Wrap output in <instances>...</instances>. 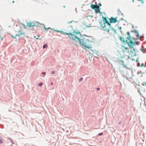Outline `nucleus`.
Wrapping results in <instances>:
<instances>
[{
	"label": "nucleus",
	"instance_id": "0eeeda50",
	"mask_svg": "<svg viewBox=\"0 0 146 146\" xmlns=\"http://www.w3.org/2000/svg\"><path fill=\"white\" fill-rule=\"evenodd\" d=\"M37 23H39V22H30L27 23V26L29 27H31L34 26L37 27L38 26L36 25Z\"/></svg>",
	"mask_w": 146,
	"mask_h": 146
},
{
	"label": "nucleus",
	"instance_id": "4be33fe9",
	"mask_svg": "<svg viewBox=\"0 0 146 146\" xmlns=\"http://www.w3.org/2000/svg\"><path fill=\"white\" fill-rule=\"evenodd\" d=\"M42 74L44 75H45V74H46V73H45V72H42Z\"/></svg>",
	"mask_w": 146,
	"mask_h": 146
},
{
	"label": "nucleus",
	"instance_id": "2f4dec72",
	"mask_svg": "<svg viewBox=\"0 0 146 146\" xmlns=\"http://www.w3.org/2000/svg\"><path fill=\"white\" fill-rule=\"evenodd\" d=\"M39 35H38V37H39Z\"/></svg>",
	"mask_w": 146,
	"mask_h": 146
},
{
	"label": "nucleus",
	"instance_id": "6ab92c4d",
	"mask_svg": "<svg viewBox=\"0 0 146 146\" xmlns=\"http://www.w3.org/2000/svg\"><path fill=\"white\" fill-rule=\"evenodd\" d=\"M55 74V72L54 71H53L51 72V74Z\"/></svg>",
	"mask_w": 146,
	"mask_h": 146
},
{
	"label": "nucleus",
	"instance_id": "7ed1b4c3",
	"mask_svg": "<svg viewBox=\"0 0 146 146\" xmlns=\"http://www.w3.org/2000/svg\"><path fill=\"white\" fill-rule=\"evenodd\" d=\"M79 33V32L78 33H76V32H73V33H70V35H69V37L72 40H74L77 42H78L79 41V38L77 37L76 35Z\"/></svg>",
	"mask_w": 146,
	"mask_h": 146
},
{
	"label": "nucleus",
	"instance_id": "c756f323",
	"mask_svg": "<svg viewBox=\"0 0 146 146\" xmlns=\"http://www.w3.org/2000/svg\"><path fill=\"white\" fill-rule=\"evenodd\" d=\"M99 5L100 6H101V4L100 3H99Z\"/></svg>",
	"mask_w": 146,
	"mask_h": 146
},
{
	"label": "nucleus",
	"instance_id": "aec40b11",
	"mask_svg": "<svg viewBox=\"0 0 146 146\" xmlns=\"http://www.w3.org/2000/svg\"><path fill=\"white\" fill-rule=\"evenodd\" d=\"M102 134H103V133H99L98 134V135H99V136H100V135H102Z\"/></svg>",
	"mask_w": 146,
	"mask_h": 146
},
{
	"label": "nucleus",
	"instance_id": "bb28decb",
	"mask_svg": "<svg viewBox=\"0 0 146 146\" xmlns=\"http://www.w3.org/2000/svg\"><path fill=\"white\" fill-rule=\"evenodd\" d=\"M83 78H81L80 79V80H83Z\"/></svg>",
	"mask_w": 146,
	"mask_h": 146
},
{
	"label": "nucleus",
	"instance_id": "393cba45",
	"mask_svg": "<svg viewBox=\"0 0 146 146\" xmlns=\"http://www.w3.org/2000/svg\"><path fill=\"white\" fill-rule=\"evenodd\" d=\"M2 40V38L0 36V40Z\"/></svg>",
	"mask_w": 146,
	"mask_h": 146
},
{
	"label": "nucleus",
	"instance_id": "ddd939ff",
	"mask_svg": "<svg viewBox=\"0 0 146 146\" xmlns=\"http://www.w3.org/2000/svg\"><path fill=\"white\" fill-rule=\"evenodd\" d=\"M62 33L64 34L68 35L69 37V35H70V33H64L63 32H62Z\"/></svg>",
	"mask_w": 146,
	"mask_h": 146
},
{
	"label": "nucleus",
	"instance_id": "f03ea898",
	"mask_svg": "<svg viewBox=\"0 0 146 146\" xmlns=\"http://www.w3.org/2000/svg\"><path fill=\"white\" fill-rule=\"evenodd\" d=\"M89 37L86 35H84L82 39H80L79 42L80 44L85 46L87 48L90 49L91 47L89 45L90 41L89 40Z\"/></svg>",
	"mask_w": 146,
	"mask_h": 146
},
{
	"label": "nucleus",
	"instance_id": "f3484780",
	"mask_svg": "<svg viewBox=\"0 0 146 146\" xmlns=\"http://www.w3.org/2000/svg\"><path fill=\"white\" fill-rule=\"evenodd\" d=\"M46 46H47V45H46V44L44 45L43 46V48L44 49L46 47Z\"/></svg>",
	"mask_w": 146,
	"mask_h": 146
},
{
	"label": "nucleus",
	"instance_id": "72a5a7b5",
	"mask_svg": "<svg viewBox=\"0 0 146 146\" xmlns=\"http://www.w3.org/2000/svg\"><path fill=\"white\" fill-rule=\"evenodd\" d=\"M133 39H135V38H134Z\"/></svg>",
	"mask_w": 146,
	"mask_h": 146
},
{
	"label": "nucleus",
	"instance_id": "f257e3e1",
	"mask_svg": "<svg viewBox=\"0 0 146 146\" xmlns=\"http://www.w3.org/2000/svg\"><path fill=\"white\" fill-rule=\"evenodd\" d=\"M128 52L129 56L121 57L117 60V62L125 67H126L127 65L128 62V60L130 56L132 57L133 53V52L131 50L128 51Z\"/></svg>",
	"mask_w": 146,
	"mask_h": 146
},
{
	"label": "nucleus",
	"instance_id": "4468645a",
	"mask_svg": "<svg viewBox=\"0 0 146 146\" xmlns=\"http://www.w3.org/2000/svg\"><path fill=\"white\" fill-rule=\"evenodd\" d=\"M122 48H123V49H124L125 50H127L128 48L126 47H125L124 46H122Z\"/></svg>",
	"mask_w": 146,
	"mask_h": 146
},
{
	"label": "nucleus",
	"instance_id": "1a4fd4ad",
	"mask_svg": "<svg viewBox=\"0 0 146 146\" xmlns=\"http://www.w3.org/2000/svg\"><path fill=\"white\" fill-rule=\"evenodd\" d=\"M102 19L104 20V23H106L107 24V25H108L110 26V27H111V24L109 23L108 21H107V19L104 17H102Z\"/></svg>",
	"mask_w": 146,
	"mask_h": 146
},
{
	"label": "nucleus",
	"instance_id": "a211bd4d",
	"mask_svg": "<svg viewBox=\"0 0 146 146\" xmlns=\"http://www.w3.org/2000/svg\"><path fill=\"white\" fill-rule=\"evenodd\" d=\"M10 142L11 143H12V144H14V143L13 141L12 140H11Z\"/></svg>",
	"mask_w": 146,
	"mask_h": 146
},
{
	"label": "nucleus",
	"instance_id": "2eb2a0df",
	"mask_svg": "<svg viewBox=\"0 0 146 146\" xmlns=\"http://www.w3.org/2000/svg\"><path fill=\"white\" fill-rule=\"evenodd\" d=\"M3 142V141L2 139L1 138H0V143H2Z\"/></svg>",
	"mask_w": 146,
	"mask_h": 146
},
{
	"label": "nucleus",
	"instance_id": "6e6552de",
	"mask_svg": "<svg viewBox=\"0 0 146 146\" xmlns=\"http://www.w3.org/2000/svg\"><path fill=\"white\" fill-rule=\"evenodd\" d=\"M117 17L114 18L113 17H111L110 19V23H115L117 21Z\"/></svg>",
	"mask_w": 146,
	"mask_h": 146
},
{
	"label": "nucleus",
	"instance_id": "412c9836",
	"mask_svg": "<svg viewBox=\"0 0 146 146\" xmlns=\"http://www.w3.org/2000/svg\"><path fill=\"white\" fill-rule=\"evenodd\" d=\"M72 21H70L69 22H68L67 23H68V24H69V23H72Z\"/></svg>",
	"mask_w": 146,
	"mask_h": 146
},
{
	"label": "nucleus",
	"instance_id": "473e14b6",
	"mask_svg": "<svg viewBox=\"0 0 146 146\" xmlns=\"http://www.w3.org/2000/svg\"><path fill=\"white\" fill-rule=\"evenodd\" d=\"M12 3H14V1H13L12 2Z\"/></svg>",
	"mask_w": 146,
	"mask_h": 146
},
{
	"label": "nucleus",
	"instance_id": "9b49d317",
	"mask_svg": "<svg viewBox=\"0 0 146 146\" xmlns=\"http://www.w3.org/2000/svg\"><path fill=\"white\" fill-rule=\"evenodd\" d=\"M44 29H45V30L46 31H47L49 29H50L52 31H57V32H59L57 30H55L54 29H51L50 27H48V28H46L44 26Z\"/></svg>",
	"mask_w": 146,
	"mask_h": 146
},
{
	"label": "nucleus",
	"instance_id": "39448f33",
	"mask_svg": "<svg viewBox=\"0 0 146 146\" xmlns=\"http://www.w3.org/2000/svg\"><path fill=\"white\" fill-rule=\"evenodd\" d=\"M127 34L129 36V37L128 38V39L130 40V41L129 42V43L130 44V46H131L132 47H133L132 46L133 45H134L135 44L138 45L139 44V43L137 42H133L131 40H130L131 39V37L130 36V34L129 33H128Z\"/></svg>",
	"mask_w": 146,
	"mask_h": 146
},
{
	"label": "nucleus",
	"instance_id": "5701e85b",
	"mask_svg": "<svg viewBox=\"0 0 146 146\" xmlns=\"http://www.w3.org/2000/svg\"><path fill=\"white\" fill-rule=\"evenodd\" d=\"M38 23L39 24H40V25H41L42 26L43 25L44 26V24H41V23Z\"/></svg>",
	"mask_w": 146,
	"mask_h": 146
},
{
	"label": "nucleus",
	"instance_id": "423d86ee",
	"mask_svg": "<svg viewBox=\"0 0 146 146\" xmlns=\"http://www.w3.org/2000/svg\"><path fill=\"white\" fill-rule=\"evenodd\" d=\"M90 6L91 8L93 9H96V13H100L99 7L98 5H94L93 4H91Z\"/></svg>",
	"mask_w": 146,
	"mask_h": 146
},
{
	"label": "nucleus",
	"instance_id": "cd10ccee",
	"mask_svg": "<svg viewBox=\"0 0 146 146\" xmlns=\"http://www.w3.org/2000/svg\"><path fill=\"white\" fill-rule=\"evenodd\" d=\"M100 90V88H97V90Z\"/></svg>",
	"mask_w": 146,
	"mask_h": 146
},
{
	"label": "nucleus",
	"instance_id": "f8f14e48",
	"mask_svg": "<svg viewBox=\"0 0 146 146\" xmlns=\"http://www.w3.org/2000/svg\"><path fill=\"white\" fill-rule=\"evenodd\" d=\"M119 39L121 41H123V42L124 41V38L123 37H120L119 38Z\"/></svg>",
	"mask_w": 146,
	"mask_h": 146
},
{
	"label": "nucleus",
	"instance_id": "9d476101",
	"mask_svg": "<svg viewBox=\"0 0 146 146\" xmlns=\"http://www.w3.org/2000/svg\"><path fill=\"white\" fill-rule=\"evenodd\" d=\"M132 32L133 33L134 35L136 36H139V32L138 31L135 30L132 31Z\"/></svg>",
	"mask_w": 146,
	"mask_h": 146
},
{
	"label": "nucleus",
	"instance_id": "dca6fc26",
	"mask_svg": "<svg viewBox=\"0 0 146 146\" xmlns=\"http://www.w3.org/2000/svg\"><path fill=\"white\" fill-rule=\"evenodd\" d=\"M42 83H40L38 84V86H40V87H41V86H42Z\"/></svg>",
	"mask_w": 146,
	"mask_h": 146
},
{
	"label": "nucleus",
	"instance_id": "7c9ffc66",
	"mask_svg": "<svg viewBox=\"0 0 146 146\" xmlns=\"http://www.w3.org/2000/svg\"><path fill=\"white\" fill-rule=\"evenodd\" d=\"M143 64H142V66H143Z\"/></svg>",
	"mask_w": 146,
	"mask_h": 146
},
{
	"label": "nucleus",
	"instance_id": "f704fd0d",
	"mask_svg": "<svg viewBox=\"0 0 146 146\" xmlns=\"http://www.w3.org/2000/svg\"><path fill=\"white\" fill-rule=\"evenodd\" d=\"M34 37H35V38H36V36H34Z\"/></svg>",
	"mask_w": 146,
	"mask_h": 146
},
{
	"label": "nucleus",
	"instance_id": "20e7f679",
	"mask_svg": "<svg viewBox=\"0 0 146 146\" xmlns=\"http://www.w3.org/2000/svg\"><path fill=\"white\" fill-rule=\"evenodd\" d=\"M100 24L101 27L103 29L104 31H107L108 32L110 30V26L105 24V23H104L103 21H101L100 22Z\"/></svg>",
	"mask_w": 146,
	"mask_h": 146
},
{
	"label": "nucleus",
	"instance_id": "a878e982",
	"mask_svg": "<svg viewBox=\"0 0 146 146\" xmlns=\"http://www.w3.org/2000/svg\"><path fill=\"white\" fill-rule=\"evenodd\" d=\"M143 85L146 86V83H144Z\"/></svg>",
	"mask_w": 146,
	"mask_h": 146
},
{
	"label": "nucleus",
	"instance_id": "c9c22d12",
	"mask_svg": "<svg viewBox=\"0 0 146 146\" xmlns=\"http://www.w3.org/2000/svg\"><path fill=\"white\" fill-rule=\"evenodd\" d=\"M36 39H38V38H36Z\"/></svg>",
	"mask_w": 146,
	"mask_h": 146
},
{
	"label": "nucleus",
	"instance_id": "b1692460",
	"mask_svg": "<svg viewBox=\"0 0 146 146\" xmlns=\"http://www.w3.org/2000/svg\"><path fill=\"white\" fill-rule=\"evenodd\" d=\"M118 29L121 31V27H118Z\"/></svg>",
	"mask_w": 146,
	"mask_h": 146
},
{
	"label": "nucleus",
	"instance_id": "c85d7f7f",
	"mask_svg": "<svg viewBox=\"0 0 146 146\" xmlns=\"http://www.w3.org/2000/svg\"><path fill=\"white\" fill-rule=\"evenodd\" d=\"M53 84V83L52 82L51 83V85H52Z\"/></svg>",
	"mask_w": 146,
	"mask_h": 146
}]
</instances>
